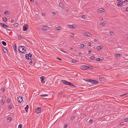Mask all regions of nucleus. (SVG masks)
<instances>
[{
  "instance_id": "50",
  "label": "nucleus",
  "mask_w": 128,
  "mask_h": 128,
  "mask_svg": "<svg viewBox=\"0 0 128 128\" xmlns=\"http://www.w3.org/2000/svg\"><path fill=\"white\" fill-rule=\"evenodd\" d=\"M74 116H72L71 117V118L72 120H73L74 119Z\"/></svg>"
},
{
  "instance_id": "52",
  "label": "nucleus",
  "mask_w": 128,
  "mask_h": 128,
  "mask_svg": "<svg viewBox=\"0 0 128 128\" xmlns=\"http://www.w3.org/2000/svg\"><path fill=\"white\" fill-rule=\"evenodd\" d=\"M56 58L57 59H58V60H62L60 58H58V57Z\"/></svg>"
},
{
  "instance_id": "40",
  "label": "nucleus",
  "mask_w": 128,
  "mask_h": 128,
  "mask_svg": "<svg viewBox=\"0 0 128 128\" xmlns=\"http://www.w3.org/2000/svg\"><path fill=\"white\" fill-rule=\"evenodd\" d=\"M110 34V35H114V33L112 31H110V32L109 33Z\"/></svg>"
},
{
  "instance_id": "1",
  "label": "nucleus",
  "mask_w": 128,
  "mask_h": 128,
  "mask_svg": "<svg viewBox=\"0 0 128 128\" xmlns=\"http://www.w3.org/2000/svg\"><path fill=\"white\" fill-rule=\"evenodd\" d=\"M24 48H25V47L24 46H19L18 47V50L20 52L24 54H25L26 51L25 50Z\"/></svg>"
},
{
  "instance_id": "39",
  "label": "nucleus",
  "mask_w": 128,
  "mask_h": 128,
  "mask_svg": "<svg viewBox=\"0 0 128 128\" xmlns=\"http://www.w3.org/2000/svg\"><path fill=\"white\" fill-rule=\"evenodd\" d=\"M80 46H81L82 48L84 47V44H82L80 45Z\"/></svg>"
},
{
  "instance_id": "43",
  "label": "nucleus",
  "mask_w": 128,
  "mask_h": 128,
  "mask_svg": "<svg viewBox=\"0 0 128 128\" xmlns=\"http://www.w3.org/2000/svg\"><path fill=\"white\" fill-rule=\"evenodd\" d=\"M22 36L20 35H18V38L20 39H21L22 38Z\"/></svg>"
},
{
  "instance_id": "37",
  "label": "nucleus",
  "mask_w": 128,
  "mask_h": 128,
  "mask_svg": "<svg viewBox=\"0 0 128 128\" xmlns=\"http://www.w3.org/2000/svg\"><path fill=\"white\" fill-rule=\"evenodd\" d=\"M29 108V106L28 105H27L26 107L25 108V110H27Z\"/></svg>"
},
{
  "instance_id": "26",
  "label": "nucleus",
  "mask_w": 128,
  "mask_h": 128,
  "mask_svg": "<svg viewBox=\"0 0 128 128\" xmlns=\"http://www.w3.org/2000/svg\"><path fill=\"white\" fill-rule=\"evenodd\" d=\"M3 20L4 22H6L7 20V18L5 17L4 18H3Z\"/></svg>"
},
{
  "instance_id": "22",
  "label": "nucleus",
  "mask_w": 128,
  "mask_h": 128,
  "mask_svg": "<svg viewBox=\"0 0 128 128\" xmlns=\"http://www.w3.org/2000/svg\"><path fill=\"white\" fill-rule=\"evenodd\" d=\"M10 12L9 11H7L5 12L4 14H10Z\"/></svg>"
},
{
  "instance_id": "10",
  "label": "nucleus",
  "mask_w": 128,
  "mask_h": 128,
  "mask_svg": "<svg viewBox=\"0 0 128 128\" xmlns=\"http://www.w3.org/2000/svg\"><path fill=\"white\" fill-rule=\"evenodd\" d=\"M45 78V77L44 76H42L40 77V79H41V82L42 83H44L45 81H44V80Z\"/></svg>"
},
{
  "instance_id": "41",
  "label": "nucleus",
  "mask_w": 128,
  "mask_h": 128,
  "mask_svg": "<svg viewBox=\"0 0 128 128\" xmlns=\"http://www.w3.org/2000/svg\"><path fill=\"white\" fill-rule=\"evenodd\" d=\"M88 54H90L92 52V51L91 50H88Z\"/></svg>"
},
{
  "instance_id": "17",
  "label": "nucleus",
  "mask_w": 128,
  "mask_h": 128,
  "mask_svg": "<svg viewBox=\"0 0 128 128\" xmlns=\"http://www.w3.org/2000/svg\"><path fill=\"white\" fill-rule=\"evenodd\" d=\"M103 10L104 9H103V8H100V9L99 12L100 13H102L104 12L103 11Z\"/></svg>"
},
{
  "instance_id": "42",
  "label": "nucleus",
  "mask_w": 128,
  "mask_h": 128,
  "mask_svg": "<svg viewBox=\"0 0 128 128\" xmlns=\"http://www.w3.org/2000/svg\"><path fill=\"white\" fill-rule=\"evenodd\" d=\"M86 36H89V37H91L92 36V35L91 34H86Z\"/></svg>"
},
{
  "instance_id": "36",
  "label": "nucleus",
  "mask_w": 128,
  "mask_h": 128,
  "mask_svg": "<svg viewBox=\"0 0 128 128\" xmlns=\"http://www.w3.org/2000/svg\"><path fill=\"white\" fill-rule=\"evenodd\" d=\"M95 58V57L94 56H92L90 58L91 60H93Z\"/></svg>"
},
{
  "instance_id": "31",
  "label": "nucleus",
  "mask_w": 128,
  "mask_h": 128,
  "mask_svg": "<svg viewBox=\"0 0 128 128\" xmlns=\"http://www.w3.org/2000/svg\"><path fill=\"white\" fill-rule=\"evenodd\" d=\"M59 6H60L61 7H63L64 6V5L62 3H60L59 4Z\"/></svg>"
},
{
  "instance_id": "12",
  "label": "nucleus",
  "mask_w": 128,
  "mask_h": 128,
  "mask_svg": "<svg viewBox=\"0 0 128 128\" xmlns=\"http://www.w3.org/2000/svg\"><path fill=\"white\" fill-rule=\"evenodd\" d=\"M103 47L102 46H100L97 47V49L98 50H99L102 49Z\"/></svg>"
},
{
  "instance_id": "2",
  "label": "nucleus",
  "mask_w": 128,
  "mask_h": 128,
  "mask_svg": "<svg viewBox=\"0 0 128 128\" xmlns=\"http://www.w3.org/2000/svg\"><path fill=\"white\" fill-rule=\"evenodd\" d=\"M89 81H90V82H91L92 84H98V82L96 80H94L92 79H90V80Z\"/></svg>"
},
{
  "instance_id": "6",
  "label": "nucleus",
  "mask_w": 128,
  "mask_h": 128,
  "mask_svg": "<svg viewBox=\"0 0 128 128\" xmlns=\"http://www.w3.org/2000/svg\"><path fill=\"white\" fill-rule=\"evenodd\" d=\"M27 25L26 24L24 25L23 27V30L24 31H25L27 30Z\"/></svg>"
},
{
  "instance_id": "45",
  "label": "nucleus",
  "mask_w": 128,
  "mask_h": 128,
  "mask_svg": "<svg viewBox=\"0 0 128 128\" xmlns=\"http://www.w3.org/2000/svg\"><path fill=\"white\" fill-rule=\"evenodd\" d=\"M10 101V98H8L7 99V102H8V103Z\"/></svg>"
},
{
  "instance_id": "44",
  "label": "nucleus",
  "mask_w": 128,
  "mask_h": 128,
  "mask_svg": "<svg viewBox=\"0 0 128 128\" xmlns=\"http://www.w3.org/2000/svg\"><path fill=\"white\" fill-rule=\"evenodd\" d=\"M4 100H2V101L1 102V104H3L4 103Z\"/></svg>"
},
{
  "instance_id": "33",
  "label": "nucleus",
  "mask_w": 128,
  "mask_h": 128,
  "mask_svg": "<svg viewBox=\"0 0 128 128\" xmlns=\"http://www.w3.org/2000/svg\"><path fill=\"white\" fill-rule=\"evenodd\" d=\"M84 80L86 81V82H90V81H89L90 80V79H84Z\"/></svg>"
},
{
  "instance_id": "55",
  "label": "nucleus",
  "mask_w": 128,
  "mask_h": 128,
  "mask_svg": "<svg viewBox=\"0 0 128 128\" xmlns=\"http://www.w3.org/2000/svg\"><path fill=\"white\" fill-rule=\"evenodd\" d=\"M128 2V0H125L123 2H124V3H126L127 2Z\"/></svg>"
},
{
  "instance_id": "58",
  "label": "nucleus",
  "mask_w": 128,
  "mask_h": 128,
  "mask_svg": "<svg viewBox=\"0 0 128 128\" xmlns=\"http://www.w3.org/2000/svg\"><path fill=\"white\" fill-rule=\"evenodd\" d=\"M52 14L54 15H55L56 14V13L54 12H52Z\"/></svg>"
},
{
  "instance_id": "47",
  "label": "nucleus",
  "mask_w": 128,
  "mask_h": 128,
  "mask_svg": "<svg viewBox=\"0 0 128 128\" xmlns=\"http://www.w3.org/2000/svg\"><path fill=\"white\" fill-rule=\"evenodd\" d=\"M12 108V106L11 105H10L9 106L8 108L10 109Z\"/></svg>"
},
{
  "instance_id": "60",
  "label": "nucleus",
  "mask_w": 128,
  "mask_h": 128,
  "mask_svg": "<svg viewBox=\"0 0 128 128\" xmlns=\"http://www.w3.org/2000/svg\"><path fill=\"white\" fill-rule=\"evenodd\" d=\"M62 92H59L58 94H62Z\"/></svg>"
},
{
  "instance_id": "14",
  "label": "nucleus",
  "mask_w": 128,
  "mask_h": 128,
  "mask_svg": "<svg viewBox=\"0 0 128 128\" xmlns=\"http://www.w3.org/2000/svg\"><path fill=\"white\" fill-rule=\"evenodd\" d=\"M34 58H32L29 64L30 65H32V63L34 62Z\"/></svg>"
},
{
  "instance_id": "25",
  "label": "nucleus",
  "mask_w": 128,
  "mask_h": 128,
  "mask_svg": "<svg viewBox=\"0 0 128 128\" xmlns=\"http://www.w3.org/2000/svg\"><path fill=\"white\" fill-rule=\"evenodd\" d=\"M27 54H26L25 55V58L26 59L29 60L30 59L28 57V56H27Z\"/></svg>"
},
{
  "instance_id": "20",
  "label": "nucleus",
  "mask_w": 128,
  "mask_h": 128,
  "mask_svg": "<svg viewBox=\"0 0 128 128\" xmlns=\"http://www.w3.org/2000/svg\"><path fill=\"white\" fill-rule=\"evenodd\" d=\"M13 25L14 26L16 27H18L19 26L18 24V23H16L15 24H14Z\"/></svg>"
},
{
  "instance_id": "5",
  "label": "nucleus",
  "mask_w": 128,
  "mask_h": 128,
  "mask_svg": "<svg viewBox=\"0 0 128 128\" xmlns=\"http://www.w3.org/2000/svg\"><path fill=\"white\" fill-rule=\"evenodd\" d=\"M22 101V98L21 96L18 97V102L20 103H21Z\"/></svg>"
},
{
  "instance_id": "8",
  "label": "nucleus",
  "mask_w": 128,
  "mask_h": 128,
  "mask_svg": "<svg viewBox=\"0 0 128 128\" xmlns=\"http://www.w3.org/2000/svg\"><path fill=\"white\" fill-rule=\"evenodd\" d=\"M99 80L102 83H104L105 82V80L104 78H100Z\"/></svg>"
},
{
  "instance_id": "29",
  "label": "nucleus",
  "mask_w": 128,
  "mask_h": 128,
  "mask_svg": "<svg viewBox=\"0 0 128 128\" xmlns=\"http://www.w3.org/2000/svg\"><path fill=\"white\" fill-rule=\"evenodd\" d=\"M27 56H28L29 57H30V58H31L32 56V54L30 53H29L28 54H27Z\"/></svg>"
},
{
  "instance_id": "53",
  "label": "nucleus",
  "mask_w": 128,
  "mask_h": 128,
  "mask_svg": "<svg viewBox=\"0 0 128 128\" xmlns=\"http://www.w3.org/2000/svg\"><path fill=\"white\" fill-rule=\"evenodd\" d=\"M124 124L123 122H121L120 123V125H123Z\"/></svg>"
},
{
  "instance_id": "15",
  "label": "nucleus",
  "mask_w": 128,
  "mask_h": 128,
  "mask_svg": "<svg viewBox=\"0 0 128 128\" xmlns=\"http://www.w3.org/2000/svg\"><path fill=\"white\" fill-rule=\"evenodd\" d=\"M3 50L5 53H6L8 52V50L5 48L3 47Z\"/></svg>"
},
{
  "instance_id": "32",
  "label": "nucleus",
  "mask_w": 128,
  "mask_h": 128,
  "mask_svg": "<svg viewBox=\"0 0 128 128\" xmlns=\"http://www.w3.org/2000/svg\"><path fill=\"white\" fill-rule=\"evenodd\" d=\"M127 94H128V92H127L126 94H122L120 96L121 97H122V96H123L125 95H126Z\"/></svg>"
},
{
  "instance_id": "59",
  "label": "nucleus",
  "mask_w": 128,
  "mask_h": 128,
  "mask_svg": "<svg viewBox=\"0 0 128 128\" xmlns=\"http://www.w3.org/2000/svg\"><path fill=\"white\" fill-rule=\"evenodd\" d=\"M85 15H83L82 16V18H84L85 17Z\"/></svg>"
},
{
  "instance_id": "28",
  "label": "nucleus",
  "mask_w": 128,
  "mask_h": 128,
  "mask_svg": "<svg viewBox=\"0 0 128 128\" xmlns=\"http://www.w3.org/2000/svg\"><path fill=\"white\" fill-rule=\"evenodd\" d=\"M72 62L73 63H76L77 62V61L74 59H72Z\"/></svg>"
},
{
  "instance_id": "30",
  "label": "nucleus",
  "mask_w": 128,
  "mask_h": 128,
  "mask_svg": "<svg viewBox=\"0 0 128 128\" xmlns=\"http://www.w3.org/2000/svg\"><path fill=\"white\" fill-rule=\"evenodd\" d=\"M47 26H44L43 27V30H47V29L46 28H47Z\"/></svg>"
},
{
  "instance_id": "3",
  "label": "nucleus",
  "mask_w": 128,
  "mask_h": 128,
  "mask_svg": "<svg viewBox=\"0 0 128 128\" xmlns=\"http://www.w3.org/2000/svg\"><path fill=\"white\" fill-rule=\"evenodd\" d=\"M61 82H62L64 84H66V85H69L70 82H68L66 80H62L61 81Z\"/></svg>"
},
{
  "instance_id": "23",
  "label": "nucleus",
  "mask_w": 128,
  "mask_h": 128,
  "mask_svg": "<svg viewBox=\"0 0 128 128\" xmlns=\"http://www.w3.org/2000/svg\"><path fill=\"white\" fill-rule=\"evenodd\" d=\"M48 95L46 94H42L40 95V96H48Z\"/></svg>"
},
{
  "instance_id": "21",
  "label": "nucleus",
  "mask_w": 128,
  "mask_h": 128,
  "mask_svg": "<svg viewBox=\"0 0 128 128\" xmlns=\"http://www.w3.org/2000/svg\"><path fill=\"white\" fill-rule=\"evenodd\" d=\"M68 27L72 28H75L74 26H73V25H69Z\"/></svg>"
},
{
  "instance_id": "27",
  "label": "nucleus",
  "mask_w": 128,
  "mask_h": 128,
  "mask_svg": "<svg viewBox=\"0 0 128 128\" xmlns=\"http://www.w3.org/2000/svg\"><path fill=\"white\" fill-rule=\"evenodd\" d=\"M106 24V23L103 22H101L100 24V25L102 26H103L104 25Z\"/></svg>"
},
{
  "instance_id": "63",
  "label": "nucleus",
  "mask_w": 128,
  "mask_h": 128,
  "mask_svg": "<svg viewBox=\"0 0 128 128\" xmlns=\"http://www.w3.org/2000/svg\"><path fill=\"white\" fill-rule=\"evenodd\" d=\"M37 93V92H36V91H34V94H36Z\"/></svg>"
},
{
  "instance_id": "54",
  "label": "nucleus",
  "mask_w": 128,
  "mask_h": 128,
  "mask_svg": "<svg viewBox=\"0 0 128 128\" xmlns=\"http://www.w3.org/2000/svg\"><path fill=\"white\" fill-rule=\"evenodd\" d=\"M2 90L3 92H4L5 91V89L4 88H2Z\"/></svg>"
},
{
  "instance_id": "35",
  "label": "nucleus",
  "mask_w": 128,
  "mask_h": 128,
  "mask_svg": "<svg viewBox=\"0 0 128 128\" xmlns=\"http://www.w3.org/2000/svg\"><path fill=\"white\" fill-rule=\"evenodd\" d=\"M96 60L97 61H101V60L99 58H97L96 59Z\"/></svg>"
},
{
  "instance_id": "48",
  "label": "nucleus",
  "mask_w": 128,
  "mask_h": 128,
  "mask_svg": "<svg viewBox=\"0 0 128 128\" xmlns=\"http://www.w3.org/2000/svg\"><path fill=\"white\" fill-rule=\"evenodd\" d=\"M11 119H12V118H8L7 120H9L8 121H10L11 120Z\"/></svg>"
},
{
  "instance_id": "13",
  "label": "nucleus",
  "mask_w": 128,
  "mask_h": 128,
  "mask_svg": "<svg viewBox=\"0 0 128 128\" xmlns=\"http://www.w3.org/2000/svg\"><path fill=\"white\" fill-rule=\"evenodd\" d=\"M85 66H81V68L84 70H86L87 69V68H86V67H85Z\"/></svg>"
},
{
  "instance_id": "62",
  "label": "nucleus",
  "mask_w": 128,
  "mask_h": 128,
  "mask_svg": "<svg viewBox=\"0 0 128 128\" xmlns=\"http://www.w3.org/2000/svg\"><path fill=\"white\" fill-rule=\"evenodd\" d=\"M45 14H45V13H42V16H44V15H45Z\"/></svg>"
},
{
  "instance_id": "49",
  "label": "nucleus",
  "mask_w": 128,
  "mask_h": 128,
  "mask_svg": "<svg viewBox=\"0 0 128 128\" xmlns=\"http://www.w3.org/2000/svg\"><path fill=\"white\" fill-rule=\"evenodd\" d=\"M124 120L126 122H127V121H128V118H125Z\"/></svg>"
},
{
  "instance_id": "11",
  "label": "nucleus",
  "mask_w": 128,
  "mask_h": 128,
  "mask_svg": "<svg viewBox=\"0 0 128 128\" xmlns=\"http://www.w3.org/2000/svg\"><path fill=\"white\" fill-rule=\"evenodd\" d=\"M13 48L14 49V51L16 52H17V50L16 49L17 46L16 44H14V46H13Z\"/></svg>"
},
{
  "instance_id": "46",
  "label": "nucleus",
  "mask_w": 128,
  "mask_h": 128,
  "mask_svg": "<svg viewBox=\"0 0 128 128\" xmlns=\"http://www.w3.org/2000/svg\"><path fill=\"white\" fill-rule=\"evenodd\" d=\"M88 45L89 46H90L92 44L90 42H89L88 43Z\"/></svg>"
},
{
  "instance_id": "4",
  "label": "nucleus",
  "mask_w": 128,
  "mask_h": 128,
  "mask_svg": "<svg viewBox=\"0 0 128 128\" xmlns=\"http://www.w3.org/2000/svg\"><path fill=\"white\" fill-rule=\"evenodd\" d=\"M36 113L39 114L41 112V109L40 107H38L36 109Z\"/></svg>"
},
{
  "instance_id": "38",
  "label": "nucleus",
  "mask_w": 128,
  "mask_h": 128,
  "mask_svg": "<svg viewBox=\"0 0 128 128\" xmlns=\"http://www.w3.org/2000/svg\"><path fill=\"white\" fill-rule=\"evenodd\" d=\"M18 128H22V125L21 124H20L18 126Z\"/></svg>"
},
{
  "instance_id": "34",
  "label": "nucleus",
  "mask_w": 128,
  "mask_h": 128,
  "mask_svg": "<svg viewBox=\"0 0 128 128\" xmlns=\"http://www.w3.org/2000/svg\"><path fill=\"white\" fill-rule=\"evenodd\" d=\"M61 27L60 26H58L57 27L56 30H59L60 29Z\"/></svg>"
},
{
  "instance_id": "24",
  "label": "nucleus",
  "mask_w": 128,
  "mask_h": 128,
  "mask_svg": "<svg viewBox=\"0 0 128 128\" xmlns=\"http://www.w3.org/2000/svg\"><path fill=\"white\" fill-rule=\"evenodd\" d=\"M2 44L5 46L6 45V42L4 41H2Z\"/></svg>"
},
{
  "instance_id": "61",
  "label": "nucleus",
  "mask_w": 128,
  "mask_h": 128,
  "mask_svg": "<svg viewBox=\"0 0 128 128\" xmlns=\"http://www.w3.org/2000/svg\"><path fill=\"white\" fill-rule=\"evenodd\" d=\"M126 10L127 11H128V7H127L126 9Z\"/></svg>"
},
{
  "instance_id": "18",
  "label": "nucleus",
  "mask_w": 128,
  "mask_h": 128,
  "mask_svg": "<svg viewBox=\"0 0 128 128\" xmlns=\"http://www.w3.org/2000/svg\"><path fill=\"white\" fill-rule=\"evenodd\" d=\"M86 67V68H87V69H92V67L91 66H85Z\"/></svg>"
},
{
  "instance_id": "16",
  "label": "nucleus",
  "mask_w": 128,
  "mask_h": 128,
  "mask_svg": "<svg viewBox=\"0 0 128 128\" xmlns=\"http://www.w3.org/2000/svg\"><path fill=\"white\" fill-rule=\"evenodd\" d=\"M115 56L116 57V58H119L120 56V54H116L115 55Z\"/></svg>"
},
{
  "instance_id": "51",
  "label": "nucleus",
  "mask_w": 128,
  "mask_h": 128,
  "mask_svg": "<svg viewBox=\"0 0 128 128\" xmlns=\"http://www.w3.org/2000/svg\"><path fill=\"white\" fill-rule=\"evenodd\" d=\"M92 121H93V119H91L89 120V122H92Z\"/></svg>"
},
{
  "instance_id": "9",
  "label": "nucleus",
  "mask_w": 128,
  "mask_h": 128,
  "mask_svg": "<svg viewBox=\"0 0 128 128\" xmlns=\"http://www.w3.org/2000/svg\"><path fill=\"white\" fill-rule=\"evenodd\" d=\"M2 24V26L4 28H9V27L7 25L4 24L3 23V24Z\"/></svg>"
},
{
  "instance_id": "57",
  "label": "nucleus",
  "mask_w": 128,
  "mask_h": 128,
  "mask_svg": "<svg viewBox=\"0 0 128 128\" xmlns=\"http://www.w3.org/2000/svg\"><path fill=\"white\" fill-rule=\"evenodd\" d=\"M14 20L13 19H11L10 22L12 23H13L14 22Z\"/></svg>"
},
{
  "instance_id": "56",
  "label": "nucleus",
  "mask_w": 128,
  "mask_h": 128,
  "mask_svg": "<svg viewBox=\"0 0 128 128\" xmlns=\"http://www.w3.org/2000/svg\"><path fill=\"white\" fill-rule=\"evenodd\" d=\"M70 36L71 37H73L74 36V34H71Z\"/></svg>"
},
{
  "instance_id": "19",
  "label": "nucleus",
  "mask_w": 128,
  "mask_h": 128,
  "mask_svg": "<svg viewBox=\"0 0 128 128\" xmlns=\"http://www.w3.org/2000/svg\"><path fill=\"white\" fill-rule=\"evenodd\" d=\"M69 86H72L73 87H76V86L74 85L73 84V83H71L70 82Z\"/></svg>"
},
{
  "instance_id": "7",
  "label": "nucleus",
  "mask_w": 128,
  "mask_h": 128,
  "mask_svg": "<svg viewBox=\"0 0 128 128\" xmlns=\"http://www.w3.org/2000/svg\"><path fill=\"white\" fill-rule=\"evenodd\" d=\"M123 3V2L120 1L117 4V6L118 7H120L122 5Z\"/></svg>"
},
{
  "instance_id": "64",
  "label": "nucleus",
  "mask_w": 128,
  "mask_h": 128,
  "mask_svg": "<svg viewBox=\"0 0 128 128\" xmlns=\"http://www.w3.org/2000/svg\"><path fill=\"white\" fill-rule=\"evenodd\" d=\"M78 54L79 55H80L82 54V53L80 52H79Z\"/></svg>"
}]
</instances>
